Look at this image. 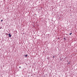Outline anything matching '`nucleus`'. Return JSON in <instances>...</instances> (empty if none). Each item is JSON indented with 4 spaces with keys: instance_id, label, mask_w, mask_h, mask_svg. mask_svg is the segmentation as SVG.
Masks as SVG:
<instances>
[{
    "instance_id": "obj_5",
    "label": "nucleus",
    "mask_w": 77,
    "mask_h": 77,
    "mask_svg": "<svg viewBox=\"0 0 77 77\" xmlns=\"http://www.w3.org/2000/svg\"><path fill=\"white\" fill-rule=\"evenodd\" d=\"M47 59H49V57H48L47 58Z\"/></svg>"
},
{
    "instance_id": "obj_11",
    "label": "nucleus",
    "mask_w": 77,
    "mask_h": 77,
    "mask_svg": "<svg viewBox=\"0 0 77 77\" xmlns=\"http://www.w3.org/2000/svg\"><path fill=\"white\" fill-rule=\"evenodd\" d=\"M35 15H36V14H35Z\"/></svg>"
},
{
    "instance_id": "obj_2",
    "label": "nucleus",
    "mask_w": 77,
    "mask_h": 77,
    "mask_svg": "<svg viewBox=\"0 0 77 77\" xmlns=\"http://www.w3.org/2000/svg\"><path fill=\"white\" fill-rule=\"evenodd\" d=\"M25 57H27V55H26L24 56Z\"/></svg>"
},
{
    "instance_id": "obj_10",
    "label": "nucleus",
    "mask_w": 77,
    "mask_h": 77,
    "mask_svg": "<svg viewBox=\"0 0 77 77\" xmlns=\"http://www.w3.org/2000/svg\"><path fill=\"white\" fill-rule=\"evenodd\" d=\"M60 39V38H58V39Z\"/></svg>"
},
{
    "instance_id": "obj_9",
    "label": "nucleus",
    "mask_w": 77,
    "mask_h": 77,
    "mask_svg": "<svg viewBox=\"0 0 77 77\" xmlns=\"http://www.w3.org/2000/svg\"><path fill=\"white\" fill-rule=\"evenodd\" d=\"M53 58H54V56H53Z\"/></svg>"
},
{
    "instance_id": "obj_3",
    "label": "nucleus",
    "mask_w": 77,
    "mask_h": 77,
    "mask_svg": "<svg viewBox=\"0 0 77 77\" xmlns=\"http://www.w3.org/2000/svg\"><path fill=\"white\" fill-rule=\"evenodd\" d=\"M66 39V38H63V39H64V40L65 41H66V39Z\"/></svg>"
},
{
    "instance_id": "obj_7",
    "label": "nucleus",
    "mask_w": 77,
    "mask_h": 77,
    "mask_svg": "<svg viewBox=\"0 0 77 77\" xmlns=\"http://www.w3.org/2000/svg\"><path fill=\"white\" fill-rule=\"evenodd\" d=\"M3 21V20H1V22H2Z\"/></svg>"
},
{
    "instance_id": "obj_6",
    "label": "nucleus",
    "mask_w": 77,
    "mask_h": 77,
    "mask_svg": "<svg viewBox=\"0 0 77 77\" xmlns=\"http://www.w3.org/2000/svg\"><path fill=\"white\" fill-rule=\"evenodd\" d=\"M68 64H70V63H68Z\"/></svg>"
},
{
    "instance_id": "obj_4",
    "label": "nucleus",
    "mask_w": 77,
    "mask_h": 77,
    "mask_svg": "<svg viewBox=\"0 0 77 77\" xmlns=\"http://www.w3.org/2000/svg\"><path fill=\"white\" fill-rule=\"evenodd\" d=\"M69 35H72V33H71L69 34Z\"/></svg>"
},
{
    "instance_id": "obj_8",
    "label": "nucleus",
    "mask_w": 77,
    "mask_h": 77,
    "mask_svg": "<svg viewBox=\"0 0 77 77\" xmlns=\"http://www.w3.org/2000/svg\"><path fill=\"white\" fill-rule=\"evenodd\" d=\"M19 68H21V66L19 67Z\"/></svg>"
},
{
    "instance_id": "obj_1",
    "label": "nucleus",
    "mask_w": 77,
    "mask_h": 77,
    "mask_svg": "<svg viewBox=\"0 0 77 77\" xmlns=\"http://www.w3.org/2000/svg\"><path fill=\"white\" fill-rule=\"evenodd\" d=\"M8 35L9 36V37L10 38H11V36H12V35H11L10 34H8Z\"/></svg>"
}]
</instances>
